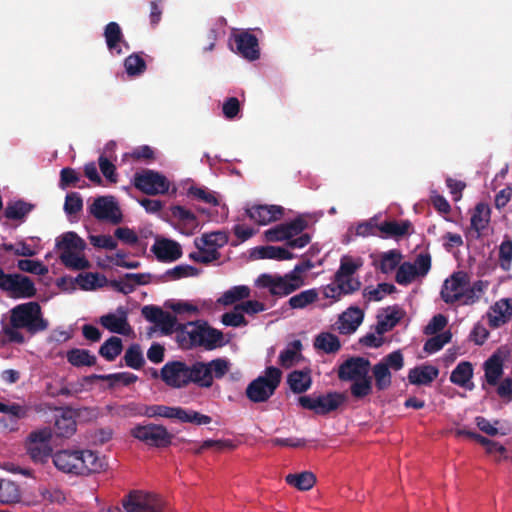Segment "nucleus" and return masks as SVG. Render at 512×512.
Masks as SVG:
<instances>
[{"label": "nucleus", "mask_w": 512, "mask_h": 512, "mask_svg": "<svg viewBox=\"0 0 512 512\" xmlns=\"http://www.w3.org/2000/svg\"><path fill=\"white\" fill-rule=\"evenodd\" d=\"M9 323L14 328H22L31 336L44 332L49 322L43 317L40 304L35 301L21 303L10 310Z\"/></svg>", "instance_id": "obj_1"}, {"label": "nucleus", "mask_w": 512, "mask_h": 512, "mask_svg": "<svg viewBox=\"0 0 512 512\" xmlns=\"http://www.w3.org/2000/svg\"><path fill=\"white\" fill-rule=\"evenodd\" d=\"M226 358H216L209 362L196 361L190 366L191 383L200 388H210L214 379H222L230 370Z\"/></svg>", "instance_id": "obj_2"}, {"label": "nucleus", "mask_w": 512, "mask_h": 512, "mask_svg": "<svg viewBox=\"0 0 512 512\" xmlns=\"http://www.w3.org/2000/svg\"><path fill=\"white\" fill-rule=\"evenodd\" d=\"M282 372L276 367H268L265 376L254 379L246 388L247 398L260 403L267 401L275 392L281 381Z\"/></svg>", "instance_id": "obj_3"}, {"label": "nucleus", "mask_w": 512, "mask_h": 512, "mask_svg": "<svg viewBox=\"0 0 512 512\" xmlns=\"http://www.w3.org/2000/svg\"><path fill=\"white\" fill-rule=\"evenodd\" d=\"M186 331L191 347H203L206 350H214L223 346V333L211 327L206 321L189 323Z\"/></svg>", "instance_id": "obj_4"}, {"label": "nucleus", "mask_w": 512, "mask_h": 512, "mask_svg": "<svg viewBox=\"0 0 512 512\" xmlns=\"http://www.w3.org/2000/svg\"><path fill=\"white\" fill-rule=\"evenodd\" d=\"M130 435L147 446L156 448L170 446L173 439L165 426L153 423L137 424L130 430Z\"/></svg>", "instance_id": "obj_5"}, {"label": "nucleus", "mask_w": 512, "mask_h": 512, "mask_svg": "<svg viewBox=\"0 0 512 512\" xmlns=\"http://www.w3.org/2000/svg\"><path fill=\"white\" fill-rule=\"evenodd\" d=\"M52 431L50 428H43L32 431L26 441L27 454L34 463L45 464L52 454Z\"/></svg>", "instance_id": "obj_6"}, {"label": "nucleus", "mask_w": 512, "mask_h": 512, "mask_svg": "<svg viewBox=\"0 0 512 512\" xmlns=\"http://www.w3.org/2000/svg\"><path fill=\"white\" fill-rule=\"evenodd\" d=\"M0 289L14 299L32 298L37 294L34 282L28 276L19 273H4Z\"/></svg>", "instance_id": "obj_7"}, {"label": "nucleus", "mask_w": 512, "mask_h": 512, "mask_svg": "<svg viewBox=\"0 0 512 512\" xmlns=\"http://www.w3.org/2000/svg\"><path fill=\"white\" fill-rule=\"evenodd\" d=\"M133 185L147 195L165 194L170 186L168 179L164 175L150 169L135 173Z\"/></svg>", "instance_id": "obj_8"}, {"label": "nucleus", "mask_w": 512, "mask_h": 512, "mask_svg": "<svg viewBox=\"0 0 512 512\" xmlns=\"http://www.w3.org/2000/svg\"><path fill=\"white\" fill-rule=\"evenodd\" d=\"M123 508L127 512H162L163 502L154 494H145L141 491H131L122 500Z\"/></svg>", "instance_id": "obj_9"}, {"label": "nucleus", "mask_w": 512, "mask_h": 512, "mask_svg": "<svg viewBox=\"0 0 512 512\" xmlns=\"http://www.w3.org/2000/svg\"><path fill=\"white\" fill-rule=\"evenodd\" d=\"M161 379L172 388H183L191 383L190 366L182 361L167 362L161 368Z\"/></svg>", "instance_id": "obj_10"}, {"label": "nucleus", "mask_w": 512, "mask_h": 512, "mask_svg": "<svg viewBox=\"0 0 512 512\" xmlns=\"http://www.w3.org/2000/svg\"><path fill=\"white\" fill-rule=\"evenodd\" d=\"M89 212L98 220H107L113 224L122 221V214L113 196H99L89 206Z\"/></svg>", "instance_id": "obj_11"}, {"label": "nucleus", "mask_w": 512, "mask_h": 512, "mask_svg": "<svg viewBox=\"0 0 512 512\" xmlns=\"http://www.w3.org/2000/svg\"><path fill=\"white\" fill-rule=\"evenodd\" d=\"M470 282L469 276L466 272H454L443 283L441 289V298L446 304H454L459 302L463 297L465 286Z\"/></svg>", "instance_id": "obj_12"}, {"label": "nucleus", "mask_w": 512, "mask_h": 512, "mask_svg": "<svg viewBox=\"0 0 512 512\" xmlns=\"http://www.w3.org/2000/svg\"><path fill=\"white\" fill-rule=\"evenodd\" d=\"M258 288L268 289L273 296H287L299 288V284L290 283L284 276L263 273L255 281Z\"/></svg>", "instance_id": "obj_13"}, {"label": "nucleus", "mask_w": 512, "mask_h": 512, "mask_svg": "<svg viewBox=\"0 0 512 512\" xmlns=\"http://www.w3.org/2000/svg\"><path fill=\"white\" fill-rule=\"evenodd\" d=\"M371 362L369 359L352 356L346 359L338 368V378L341 381H353L369 374Z\"/></svg>", "instance_id": "obj_14"}, {"label": "nucleus", "mask_w": 512, "mask_h": 512, "mask_svg": "<svg viewBox=\"0 0 512 512\" xmlns=\"http://www.w3.org/2000/svg\"><path fill=\"white\" fill-rule=\"evenodd\" d=\"M171 224L182 234L193 235L199 228V220L197 216L189 209L181 205H173L170 207Z\"/></svg>", "instance_id": "obj_15"}, {"label": "nucleus", "mask_w": 512, "mask_h": 512, "mask_svg": "<svg viewBox=\"0 0 512 512\" xmlns=\"http://www.w3.org/2000/svg\"><path fill=\"white\" fill-rule=\"evenodd\" d=\"M247 216L259 225H267L281 219L284 208L279 205H254L246 209Z\"/></svg>", "instance_id": "obj_16"}, {"label": "nucleus", "mask_w": 512, "mask_h": 512, "mask_svg": "<svg viewBox=\"0 0 512 512\" xmlns=\"http://www.w3.org/2000/svg\"><path fill=\"white\" fill-rule=\"evenodd\" d=\"M116 315L108 313L100 317V324L112 333L128 336L132 333V327L128 323L127 311L124 307H118Z\"/></svg>", "instance_id": "obj_17"}, {"label": "nucleus", "mask_w": 512, "mask_h": 512, "mask_svg": "<svg viewBox=\"0 0 512 512\" xmlns=\"http://www.w3.org/2000/svg\"><path fill=\"white\" fill-rule=\"evenodd\" d=\"M237 52L245 59L254 61L259 59L260 50L258 39L254 34L247 31L234 36Z\"/></svg>", "instance_id": "obj_18"}, {"label": "nucleus", "mask_w": 512, "mask_h": 512, "mask_svg": "<svg viewBox=\"0 0 512 512\" xmlns=\"http://www.w3.org/2000/svg\"><path fill=\"white\" fill-rule=\"evenodd\" d=\"M505 353L502 348L497 349L483 364L486 382L495 386L503 375Z\"/></svg>", "instance_id": "obj_19"}, {"label": "nucleus", "mask_w": 512, "mask_h": 512, "mask_svg": "<svg viewBox=\"0 0 512 512\" xmlns=\"http://www.w3.org/2000/svg\"><path fill=\"white\" fill-rule=\"evenodd\" d=\"M78 475L99 473L106 466L105 458L91 450H79Z\"/></svg>", "instance_id": "obj_20"}, {"label": "nucleus", "mask_w": 512, "mask_h": 512, "mask_svg": "<svg viewBox=\"0 0 512 512\" xmlns=\"http://www.w3.org/2000/svg\"><path fill=\"white\" fill-rule=\"evenodd\" d=\"M103 36L108 50L112 53L121 55L123 53L121 45H123L126 50L130 49L128 42L124 39L122 29L117 22H109L104 27Z\"/></svg>", "instance_id": "obj_21"}, {"label": "nucleus", "mask_w": 512, "mask_h": 512, "mask_svg": "<svg viewBox=\"0 0 512 512\" xmlns=\"http://www.w3.org/2000/svg\"><path fill=\"white\" fill-rule=\"evenodd\" d=\"M156 258L162 262H173L182 256V249L178 242L170 239L156 241L151 247Z\"/></svg>", "instance_id": "obj_22"}, {"label": "nucleus", "mask_w": 512, "mask_h": 512, "mask_svg": "<svg viewBox=\"0 0 512 512\" xmlns=\"http://www.w3.org/2000/svg\"><path fill=\"white\" fill-rule=\"evenodd\" d=\"M55 467L64 473L78 475L79 450H61L52 456Z\"/></svg>", "instance_id": "obj_23"}, {"label": "nucleus", "mask_w": 512, "mask_h": 512, "mask_svg": "<svg viewBox=\"0 0 512 512\" xmlns=\"http://www.w3.org/2000/svg\"><path fill=\"white\" fill-rule=\"evenodd\" d=\"M375 228L380 232L379 236L381 238L399 239L410 234V230L413 226L409 220H403L401 222L389 220L376 225Z\"/></svg>", "instance_id": "obj_24"}, {"label": "nucleus", "mask_w": 512, "mask_h": 512, "mask_svg": "<svg viewBox=\"0 0 512 512\" xmlns=\"http://www.w3.org/2000/svg\"><path fill=\"white\" fill-rule=\"evenodd\" d=\"M439 375V369L436 366L423 364L409 370L408 381L413 385L429 386Z\"/></svg>", "instance_id": "obj_25"}, {"label": "nucleus", "mask_w": 512, "mask_h": 512, "mask_svg": "<svg viewBox=\"0 0 512 512\" xmlns=\"http://www.w3.org/2000/svg\"><path fill=\"white\" fill-rule=\"evenodd\" d=\"M473 372L474 368L471 362L461 361L451 372L450 382L471 391L474 389V383L471 381Z\"/></svg>", "instance_id": "obj_26"}, {"label": "nucleus", "mask_w": 512, "mask_h": 512, "mask_svg": "<svg viewBox=\"0 0 512 512\" xmlns=\"http://www.w3.org/2000/svg\"><path fill=\"white\" fill-rule=\"evenodd\" d=\"M363 265V260L361 258H352L350 256H343L340 260V266L337 272L335 273V282H345V281H360L357 278H354L353 275L359 270Z\"/></svg>", "instance_id": "obj_27"}, {"label": "nucleus", "mask_w": 512, "mask_h": 512, "mask_svg": "<svg viewBox=\"0 0 512 512\" xmlns=\"http://www.w3.org/2000/svg\"><path fill=\"white\" fill-rule=\"evenodd\" d=\"M361 287L360 281H345L335 282L328 284L323 289V295L325 298H331L335 301L340 300L343 295H349L358 291Z\"/></svg>", "instance_id": "obj_28"}, {"label": "nucleus", "mask_w": 512, "mask_h": 512, "mask_svg": "<svg viewBox=\"0 0 512 512\" xmlns=\"http://www.w3.org/2000/svg\"><path fill=\"white\" fill-rule=\"evenodd\" d=\"M364 318L363 311L358 307H350L339 317V330L342 334H351L356 331Z\"/></svg>", "instance_id": "obj_29"}, {"label": "nucleus", "mask_w": 512, "mask_h": 512, "mask_svg": "<svg viewBox=\"0 0 512 512\" xmlns=\"http://www.w3.org/2000/svg\"><path fill=\"white\" fill-rule=\"evenodd\" d=\"M494 316H490L489 324L493 328H497L507 323L512 316V299L505 298L496 302L493 306Z\"/></svg>", "instance_id": "obj_30"}, {"label": "nucleus", "mask_w": 512, "mask_h": 512, "mask_svg": "<svg viewBox=\"0 0 512 512\" xmlns=\"http://www.w3.org/2000/svg\"><path fill=\"white\" fill-rule=\"evenodd\" d=\"M345 400L341 393L330 392L316 397V414L325 415L335 411Z\"/></svg>", "instance_id": "obj_31"}, {"label": "nucleus", "mask_w": 512, "mask_h": 512, "mask_svg": "<svg viewBox=\"0 0 512 512\" xmlns=\"http://www.w3.org/2000/svg\"><path fill=\"white\" fill-rule=\"evenodd\" d=\"M287 383L291 391L295 394H301L310 389L312 379L310 371L294 370L288 374Z\"/></svg>", "instance_id": "obj_32"}, {"label": "nucleus", "mask_w": 512, "mask_h": 512, "mask_svg": "<svg viewBox=\"0 0 512 512\" xmlns=\"http://www.w3.org/2000/svg\"><path fill=\"white\" fill-rule=\"evenodd\" d=\"M56 248L61 252H83L86 248L85 241L73 231L66 232L56 242Z\"/></svg>", "instance_id": "obj_33"}, {"label": "nucleus", "mask_w": 512, "mask_h": 512, "mask_svg": "<svg viewBox=\"0 0 512 512\" xmlns=\"http://www.w3.org/2000/svg\"><path fill=\"white\" fill-rule=\"evenodd\" d=\"M490 213V208L484 203H478L476 205L471 216V228L477 233V238L481 236L482 231L488 226Z\"/></svg>", "instance_id": "obj_34"}, {"label": "nucleus", "mask_w": 512, "mask_h": 512, "mask_svg": "<svg viewBox=\"0 0 512 512\" xmlns=\"http://www.w3.org/2000/svg\"><path fill=\"white\" fill-rule=\"evenodd\" d=\"M314 347L327 354H334L341 349L339 338L330 332H321L315 337Z\"/></svg>", "instance_id": "obj_35"}, {"label": "nucleus", "mask_w": 512, "mask_h": 512, "mask_svg": "<svg viewBox=\"0 0 512 512\" xmlns=\"http://www.w3.org/2000/svg\"><path fill=\"white\" fill-rule=\"evenodd\" d=\"M402 260V254L397 249H392L387 252H383L379 255V263L374 262V265L383 274H388L395 270Z\"/></svg>", "instance_id": "obj_36"}, {"label": "nucleus", "mask_w": 512, "mask_h": 512, "mask_svg": "<svg viewBox=\"0 0 512 512\" xmlns=\"http://www.w3.org/2000/svg\"><path fill=\"white\" fill-rule=\"evenodd\" d=\"M67 361L74 367L94 366L97 362L95 355L87 349L72 348L67 351Z\"/></svg>", "instance_id": "obj_37"}, {"label": "nucleus", "mask_w": 512, "mask_h": 512, "mask_svg": "<svg viewBox=\"0 0 512 512\" xmlns=\"http://www.w3.org/2000/svg\"><path fill=\"white\" fill-rule=\"evenodd\" d=\"M285 481L288 485L300 491H308L315 485L316 477L310 471H303L301 473L288 474L285 477Z\"/></svg>", "instance_id": "obj_38"}, {"label": "nucleus", "mask_w": 512, "mask_h": 512, "mask_svg": "<svg viewBox=\"0 0 512 512\" xmlns=\"http://www.w3.org/2000/svg\"><path fill=\"white\" fill-rule=\"evenodd\" d=\"M81 252L63 251L59 255L61 263L68 269L84 270L91 266V263Z\"/></svg>", "instance_id": "obj_39"}, {"label": "nucleus", "mask_w": 512, "mask_h": 512, "mask_svg": "<svg viewBox=\"0 0 512 512\" xmlns=\"http://www.w3.org/2000/svg\"><path fill=\"white\" fill-rule=\"evenodd\" d=\"M228 235L225 232L216 231L211 233L203 234L201 237H197L194 240L195 246L215 248L218 251L219 248L223 247L228 243Z\"/></svg>", "instance_id": "obj_40"}, {"label": "nucleus", "mask_w": 512, "mask_h": 512, "mask_svg": "<svg viewBox=\"0 0 512 512\" xmlns=\"http://www.w3.org/2000/svg\"><path fill=\"white\" fill-rule=\"evenodd\" d=\"M122 350L123 343L121 338L111 336L100 346L98 353L105 360L112 362L121 354Z\"/></svg>", "instance_id": "obj_41"}, {"label": "nucleus", "mask_w": 512, "mask_h": 512, "mask_svg": "<svg viewBox=\"0 0 512 512\" xmlns=\"http://www.w3.org/2000/svg\"><path fill=\"white\" fill-rule=\"evenodd\" d=\"M76 282L83 290H95L96 288H101L108 283L106 276L100 273H81L77 276Z\"/></svg>", "instance_id": "obj_42"}, {"label": "nucleus", "mask_w": 512, "mask_h": 512, "mask_svg": "<svg viewBox=\"0 0 512 512\" xmlns=\"http://www.w3.org/2000/svg\"><path fill=\"white\" fill-rule=\"evenodd\" d=\"M34 208L33 204L23 200L9 202L4 210V216L10 220H21L26 217Z\"/></svg>", "instance_id": "obj_43"}, {"label": "nucleus", "mask_w": 512, "mask_h": 512, "mask_svg": "<svg viewBox=\"0 0 512 512\" xmlns=\"http://www.w3.org/2000/svg\"><path fill=\"white\" fill-rule=\"evenodd\" d=\"M251 290L246 285L234 286L225 291L222 296L217 300L219 304L224 306L232 305L237 301L247 299L250 297Z\"/></svg>", "instance_id": "obj_44"}, {"label": "nucleus", "mask_w": 512, "mask_h": 512, "mask_svg": "<svg viewBox=\"0 0 512 512\" xmlns=\"http://www.w3.org/2000/svg\"><path fill=\"white\" fill-rule=\"evenodd\" d=\"M180 407H171L166 405H144V416L149 418L164 417L168 419H177Z\"/></svg>", "instance_id": "obj_45"}, {"label": "nucleus", "mask_w": 512, "mask_h": 512, "mask_svg": "<svg viewBox=\"0 0 512 512\" xmlns=\"http://www.w3.org/2000/svg\"><path fill=\"white\" fill-rule=\"evenodd\" d=\"M301 349L302 343L300 340H294L293 342H291L284 350L280 352V365L285 368H290L294 364L295 360L301 356Z\"/></svg>", "instance_id": "obj_46"}, {"label": "nucleus", "mask_w": 512, "mask_h": 512, "mask_svg": "<svg viewBox=\"0 0 512 512\" xmlns=\"http://www.w3.org/2000/svg\"><path fill=\"white\" fill-rule=\"evenodd\" d=\"M372 373L375 380V387L378 391L387 390L392 384V374L384 364H375L372 367Z\"/></svg>", "instance_id": "obj_47"}, {"label": "nucleus", "mask_w": 512, "mask_h": 512, "mask_svg": "<svg viewBox=\"0 0 512 512\" xmlns=\"http://www.w3.org/2000/svg\"><path fill=\"white\" fill-rule=\"evenodd\" d=\"M20 499L19 487L13 481L0 479V503H12Z\"/></svg>", "instance_id": "obj_48"}, {"label": "nucleus", "mask_w": 512, "mask_h": 512, "mask_svg": "<svg viewBox=\"0 0 512 512\" xmlns=\"http://www.w3.org/2000/svg\"><path fill=\"white\" fill-rule=\"evenodd\" d=\"M372 379L368 375L359 379L353 380L350 386L351 395L355 399H363L372 393Z\"/></svg>", "instance_id": "obj_49"}, {"label": "nucleus", "mask_w": 512, "mask_h": 512, "mask_svg": "<svg viewBox=\"0 0 512 512\" xmlns=\"http://www.w3.org/2000/svg\"><path fill=\"white\" fill-rule=\"evenodd\" d=\"M126 366L139 370L145 364V359L143 357V353L139 344L130 345L123 357Z\"/></svg>", "instance_id": "obj_50"}, {"label": "nucleus", "mask_w": 512, "mask_h": 512, "mask_svg": "<svg viewBox=\"0 0 512 512\" xmlns=\"http://www.w3.org/2000/svg\"><path fill=\"white\" fill-rule=\"evenodd\" d=\"M76 421L72 416L61 415L55 420V433L59 437L68 438L76 431Z\"/></svg>", "instance_id": "obj_51"}, {"label": "nucleus", "mask_w": 512, "mask_h": 512, "mask_svg": "<svg viewBox=\"0 0 512 512\" xmlns=\"http://www.w3.org/2000/svg\"><path fill=\"white\" fill-rule=\"evenodd\" d=\"M318 299L316 289H308L292 296L288 303L292 309H303L309 304L314 303Z\"/></svg>", "instance_id": "obj_52"}, {"label": "nucleus", "mask_w": 512, "mask_h": 512, "mask_svg": "<svg viewBox=\"0 0 512 512\" xmlns=\"http://www.w3.org/2000/svg\"><path fill=\"white\" fill-rule=\"evenodd\" d=\"M261 259L289 260L294 257L288 249L276 246H264L258 250Z\"/></svg>", "instance_id": "obj_53"}, {"label": "nucleus", "mask_w": 512, "mask_h": 512, "mask_svg": "<svg viewBox=\"0 0 512 512\" xmlns=\"http://www.w3.org/2000/svg\"><path fill=\"white\" fill-rule=\"evenodd\" d=\"M416 272V265H413L411 262H403L402 264H399L396 275H395V281L399 285H409L412 283V281L417 277Z\"/></svg>", "instance_id": "obj_54"}, {"label": "nucleus", "mask_w": 512, "mask_h": 512, "mask_svg": "<svg viewBox=\"0 0 512 512\" xmlns=\"http://www.w3.org/2000/svg\"><path fill=\"white\" fill-rule=\"evenodd\" d=\"M452 338L450 331H444L429 338L424 344V351L428 354H432L441 350L445 344L449 343Z\"/></svg>", "instance_id": "obj_55"}, {"label": "nucleus", "mask_w": 512, "mask_h": 512, "mask_svg": "<svg viewBox=\"0 0 512 512\" xmlns=\"http://www.w3.org/2000/svg\"><path fill=\"white\" fill-rule=\"evenodd\" d=\"M178 420L182 423H193L196 425L210 424L212 418L208 415L201 414L194 410H186L180 407Z\"/></svg>", "instance_id": "obj_56"}, {"label": "nucleus", "mask_w": 512, "mask_h": 512, "mask_svg": "<svg viewBox=\"0 0 512 512\" xmlns=\"http://www.w3.org/2000/svg\"><path fill=\"white\" fill-rule=\"evenodd\" d=\"M187 195L212 206H218L219 200L214 192L205 187L191 186Z\"/></svg>", "instance_id": "obj_57"}, {"label": "nucleus", "mask_w": 512, "mask_h": 512, "mask_svg": "<svg viewBox=\"0 0 512 512\" xmlns=\"http://www.w3.org/2000/svg\"><path fill=\"white\" fill-rule=\"evenodd\" d=\"M125 70L130 76H137L146 70L145 60L137 53L129 55L124 61Z\"/></svg>", "instance_id": "obj_58"}, {"label": "nucleus", "mask_w": 512, "mask_h": 512, "mask_svg": "<svg viewBox=\"0 0 512 512\" xmlns=\"http://www.w3.org/2000/svg\"><path fill=\"white\" fill-rule=\"evenodd\" d=\"M19 270L39 276L48 273V267L39 260L21 259L17 262Z\"/></svg>", "instance_id": "obj_59"}, {"label": "nucleus", "mask_w": 512, "mask_h": 512, "mask_svg": "<svg viewBox=\"0 0 512 512\" xmlns=\"http://www.w3.org/2000/svg\"><path fill=\"white\" fill-rule=\"evenodd\" d=\"M288 240L296 237L308 227V221L303 216H298L290 222L282 223Z\"/></svg>", "instance_id": "obj_60"}, {"label": "nucleus", "mask_w": 512, "mask_h": 512, "mask_svg": "<svg viewBox=\"0 0 512 512\" xmlns=\"http://www.w3.org/2000/svg\"><path fill=\"white\" fill-rule=\"evenodd\" d=\"M105 381L109 382V387L113 388L118 383H122L124 386H129L138 380L137 375L130 372H118L113 374H106L103 377Z\"/></svg>", "instance_id": "obj_61"}, {"label": "nucleus", "mask_w": 512, "mask_h": 512, "mask_svg": "<svg viewBox=\"0 0 512 512\" xmlns=\"http://www.w3.org/2000/svg\"><path fill=\"white\" fill-rule=\"evenodd\" d=\"M221 322L225 326L230 327H241L248 324L241 310H236V305L232 311L226 312L221 316Z\"/></svg>", "instance_id": "obj_62"}, {"label": "nucleus", "mask_w": 512, "mask_h": 512, "mask_svg": "<svg viewBox=\"0 0 512 512\" xmlns=\"http://www.w3.org/2000/svg\"><path fill=\"white\" fill-rule=\"evenodd\" d=\"M83 208V200L77 192H71L66 195L64 203V211L68 215H74Z\"/></svg>", "instance_id": "obj_63"}, {"label": "nucleus", "mask_w": 512, "mask_h": 512, "mask_svg": "<svg viewBox=\"0 0 512 512\" xmlns=\"http://www.w3.org/2000/svg\"><path fill=\"white\" fill-rule=\"evenodd\" d=\"M499 262L504 270H509L512 262V241L505 239L499 247Z\"/></svg>", "instance_id": "obj_64"}]
</instances>
